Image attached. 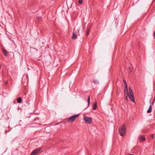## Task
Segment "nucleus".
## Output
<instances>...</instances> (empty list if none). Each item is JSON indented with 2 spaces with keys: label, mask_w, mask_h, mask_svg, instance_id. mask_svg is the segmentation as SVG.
Segmentation results:
<instances>
[{
  "label": "nucleus",
  "mask_w": 155,
  "mask_h": 155,
  "mask_svg": "<svg viewBox=\"0 0 155 155\" xmlns=\"http://www.w3.org/2000/svg\"><path fill=\"white\" fill-rule=\"evenodd\" d=\"M127 96H128L130 101H132L135 102V100L134 97L133 92L132 89L130 87H129V92H128V94L125 96L126 98H127Z\"/></svg>",
  "instance_id": "obj_1"
},
{
  "label": "nucleus",
  "mask_w": 155,
  "mask_h": 155,
  "mask_svg": "<svg viewBox=\"0 0 155 155\" xmlns=\"http://www.w3.org/2000/svg\"><path fill=\"white\" fill-rule=\"evenodd\" d=\"M126 128L124 125H123L122 127L120 128L119 129V132L120 136H123L126 132Z\"/></svg>",
  "instance_id": "obj_2"
},
{
  "label": "nucleus",
  "mask_w": 155,
  "mask_h": 155,
  "mask_svg": "<svg viewBox=\"0 0 155 155\" xmlns=\"http://www.w3.org/2000/svg\"><path fill=\"white\" fill-rule=\"evenodd\" d=\"M83 120L87 124H90L92 122V118L91 117L84 116L83 117Z\"/></svg>",
  "instance_id": "obj_3"
},
{
  "label": "nucleus",
  "mask_w": 155,
  "mask_h": 155,
  "mask_svg": "<svg viewBox=\"0 0 155 155\" xmlns=\"http://www.w3.org/2000/svg\"><path fill=\"white\" fill-rule=\"evenodd\" d=\"M78 116V114H76L71 116L68 118V121L69 122H73Z\"/></svg>",
  "instance_id": "obj_4"
},
{
  "label": "nucleus",
  "mask_w": 155,
  "mask_h": 155,
  "mask_svg": "<svg viewBox=\"0 0 155 155\" xmlns=\"http://www.w3.org/2000/svg\"><path fill=\"white\" fill-rule=\"evenodd\" d=\"M41 148H39L34 150L33 151L31 155H37V153L41 151Z\"/></svg>",
  "instance_id": "obj_5"
},
{
  "label": "nucleus",
  "mask_w": 155,
  "mask_h": 155,
  "mask_svg": "<svg viewBox=\"0 0 155 155\" xmlns=\"http://www.w3.org/2000/svg\"><path fill=\"white\" fill-rule=\"evenodd\" d=\"M41 148H39L34 150L33 151L31 155H37V153L41 151Z\"/></svg>",
  "instance_id": "obj_6"
},
{
  "label": "nucleus",
  "mask_w": 155,
  "mask_h": 155,
  "mask_svg": "<svg viewBox=\"0 0 155 155\" xmlns=\"http://www.w3.org/2000/svg\"><path fill=\"white\" fill-rule=\"evenodd\" d=\"M125 85V86L124 89V92L126 95H127V94H128L127 84H126Z\"/></svg>",
  "instance_id": "obj_7"
},
{
  "label": "nucleus",
  "mask_w": 155,
  "mask_h": 155,
  "mask_svg": "<svg viewBox=\"0 0 155 155\" xmlns=\"http://www.w3.org/2000/svg\"><path fill=\"white\" fill-rule=\"evenodd\" d=\"M3 53H4L5 56L7 57L8 55V53L6 50L3 48L2 49Z\"/></svg>",
  "instance_id": "obj_8"
},
{
  "label": "nucleus",
  "mask_w": 155,
  "mask_h": 155,
  "mask_svg": "<svg viewBox=\"0 0 155 155\" xmlns=\"http://www.w3.org/2000/svg\"><path fill=\"white\" fill-rule=\"evenodd\" d=\"M77 38L76 35L75 34V32H74L72 36L71 37L73 39H75Z\"/></svg>",
  "instance_id": "obj_9"
},
{
  "label": "nucleus",
  "mask_w": 155,
  "mask_h": 155,
  "mask_svg": "<svg viewBox=\"0 0 155 155\" xmlns=\"http://www.w3.org/2000/svg\"><path fill=\"white\" fill-rule=\"evenodd\" d=\"M22 101V99L21 97H19L17 99V102L18 103H20Z\"/></svg>",
  "instance_id": "obj_10"
},
{
  "label": "nucleus",
  "mask_w": 155,
  "mask_h": 155,
  "mask_svg": "<svg viewBox=\"0 0 155 155\" xmlns=\"http://www.w3.org/2000/svg\"><path fill=\"white\" fill-rule=\"evenodd\" d=\"M93 82L95 84H99V82L97 80H93Z\"/></svg>",
  "instance_id": "obj_11"
},
{
  "label": "nucleus",
  "mask_w": 155,
  "mask_h": 155,
  "mask_svg": "<svg viewBox=\"0 0 155 155\" xmlns=\"http://www.w3.org/2000/svg\"><path fill=\"white\" fill-rule=\"evenodd\" d=\"M152 110V107H149V109L147 111V113H150L151 112Z\"/></svg>",
  "instance_id": "obj_12"
},
{
  "label": "nucleus",
  "mask_w": 155,
  "mask_h": 155,
  "mask_svg": "<svg viewBox=\"0 0 155 155\" xmlns=\"http://www.w3.org/2000/svg\"><path fill=\"white\" fill-rule=\"evenodd\" d=\"M140 139L141 140L144 141V140H145V137H144L143 136H141V137H140Z\"/></svg>",
  "instance_id": "obj_13"
},
{
  "label": "nucleus",
  "mask_w": 155,
  "mask_h": 155,
  "mask_svg": "<svg viewBox=\"0 0 155 155\" xmlns=\"http://www.w3.org/2000/svg\"><path fill=\"white\" fill-rule=\"evenodd\" d=\"M90 96H89L88 97V100H87V103H88V106H89L90 104Z\"/></svg>",
  "instance_id": "obj_14"
},
{
  "label": "nucleus",
  "mask_w": 155,
  "mask_h": 155,
  "mask_svg": "<svg viewBox=\"0 0 155 155\" xmlns=\"http://www.w3.org/2000/svg\"><path fill=\"white\" fill-rule=\"evenodd\" d=\"M97 102L96 101H95L94 102V103L93 104V107H97Z\"/></svg>",
  "instance_id": "obj_15"
},
{
  "label": "nucleus",
  "mask_w": 155,
  "mask_h": 155,
  "mask_svg": "<svg viewBox=\"0 0 155 155\" xmlns=\"http://www.w3.org/2000/svg\"><path fill=\"white\" fill-rule=\"evenodd\" d=\"M78 2L79 4H81L83 2V0H79Z\"/></svg>",
  "instance_id": "obj_16"
},
{
  "label": "nucleus",
  "mask_w": 155,
  "mask_h": 155,
  "mask_svg": "<svg viewBox=\"0 0 155 155\" xmlns=\"http://www.w3.org/2000/svg\"><path fill=\"white\" fill-rule=\"evenodd\" d=\"M89 34V30L88 29L87 31L86 34L87 35H88Z\"/></svg>",
  "instance_id": "obj_17"
},
{
  "label": "nucleus",
  "mask_w": 155,
  "mask_h": 155,
  "mask_svg": "<svg viewBox=\"0 0 155 155\" xmlns=\"http://www.w3.org/2000/svg\"><path fill=\"white\" fill-rule=\"evenodd\" d=\"M151 137L153 138V139H154V134H152L151 135Z\"/></svg>",
  "instance_id": "obj_18"
},
{
  "label": "nucleus",
  "mask_w": 155,
  "mask_h": 155,
  "mask_svg": "<svg viewBox=\"0 0 155 155\" xmlns=\"http://www.w3.org/2000/svg\"><path fill=\"white\" fill-rule=\"evenodd\" d=\"M155 101V96H154V97L153 100V102H152L153 104V102Z\"/></svg>",
  "instance_id": "obj_19"
},
{
  "label": "nucleus",
  "mask_w": 155,
  "mask_h": 155,
  "mask_svg": "<svg viewBox=\"0 0 155 155\" xmlns=\"http://www.w3.org/2000/svg\"><path fill=\"white\" fill-rule=\"evenodd\" d=\"M123 82H124L125 84V85L126 84H127L126 81L124 80H123Z\"/></svg>",
  "instance_id": "obj_20"
},
{
  "label": "nucleus",
  "mask_w": 155,
  "mask_h": 155,
  "mask_svg": "<svg viewBox=\"0 0 155 155\" xmlns=\"http://www.w3.org/2000/svg\"><path fill=\"white\" fill-rule=\"evenodd\" d=\"M153 36H154V38H155V31H154V32H153Z\"/></svg>",
  "instance_id": "obj_21"
},
{
  "label": "nucleus",
  "mask_w": 155,
  "mask_h": 155,
  "mask_svg": "<svg viewBox=\"0 0 155 155\" xmlns=\"http://www.w3.org/2000/svg\"><path fill=\"white\" fill-rule=\"evenodd\" d=\"M97 107H93V109L94 110H95Z\"/></svg>",
  "instance_id": "obj_22"
},
{
  "label": "nucleus",
  "mask_w": 155,
  "mask_h": 155,
  "mask_svg": "<svg viewBox=\"0 0 155 155\" xmlns=\"http://www.w3.org/2000/svg\"><path fill=\"white\" fill-rule=\"evenodd\" d=\"M36 18L38 19H39L40 18V17L38 16L36 17Z\"/></svg>",
  "instance_id": "obj_23"
},
{
  "label": "nucleus",
  "mask_w": 155,
  "mask_h": 155,
  "mask_svg": "<svg viewBox=\"0 0 155 155\" xmlns=\"http://www.w3.org/2000/svg\"><path fill=\"white\" fill-rule=\"evenodd\" d=\"M74 31L75 32H76V31H75V28H74Z\"/></svg>",
  "instance_id": "obj_24"
},
{
  "label": "nucleus",
  "mask_w": 155,
  "mask_h": 155,
  "mask_svg": "<svg viewBox=\"0 0 155 155\" xmlns=\"http://www.w3.org/2000/svg\"><path fill=\"white\" fill-rule=\"evenodd\" d=\"M8 83V82L7 81L5 82V84H7Z\"/></svg>",
  "instance_id": "obj_25"
},
{
  "label": "nucleus",
  "mask_w": 155,
  "mask_h": 155,
  "mask_svg": "<svg viewBox=\"0 0 155 155\" xmlns=\"http://www.w3.org/2000/svg\"><path fill=\"white\" fill-rule=\"evenodd\" d=\"M79 30H78V31H77L79 33Z\"/></svg>",
  "instance_id": "obj_26"
},
{
  "label": "nucleus",
  "mask_w": 155,
  "mask_h": 155,
  "mask_svg": "<svg viewBox=\"0 0 155 155\" xmlns=\"http://www.w3.org/2000/svg\"><path fill=\"white\" fill-rule=\"evenodd\" d=\"M149 107H151V104H150V106H149Z\"/></svg>",
  "instance_id": "obj_27"
},
{
  "label": "nucleus",
  "mask_w": 155,
  "mask_h": 155,
  "mask_svg": "<svg viewBox=\"0 0 155 155\" xmlns=\"http://www.w3.org/2000/svg\"><path fill=\"white\" fill-rule=\"evenodd\" d=\"M18 109H20V108H19V107H18Z\"/></svg>",
  "instance_id": "obj_28"
}]
</instances>
